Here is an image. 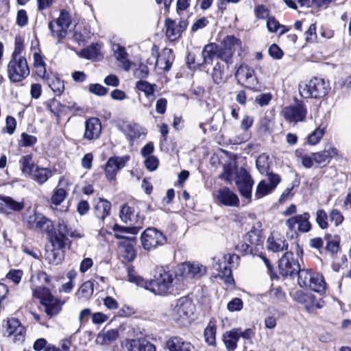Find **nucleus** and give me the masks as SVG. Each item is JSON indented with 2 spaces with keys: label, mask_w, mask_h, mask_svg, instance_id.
Returning a JSON list of instances; mask_svg holds the SVG:
<instances>
[{
  "label": "nucleus",
  "mask_w": 351,
  "mask_h": 351,
  "mask_svg": "<svg viewBox=\"0 0 351 351\" xmlns=\"http://www.w3.org/2000/svg\"><path fill=\"white\" fill-rule=\"evenodd\" d=\"M300 93L305 98H321L325 96L328 90L329 84L324 79L314 77L308 83L300 85Z\"/></svg>",
  "instance_id": "f257e3e1"
},
{
  "label": "nucleus",
  "mask_w": 351,
  "mask_h": 351,
  "mask_svg": "<svg viewBox=\"0 0 351 351\" xmlns=\"http://www.w3.org/2000/svg\"><path fill=\"white\" fill-rule=\"evenodd\" d=\"M29 75V68L25 58H12L8 64V75L12 82H20Z\"/></svg>",
  "instance_id": "f03ea898"
},
{
  "label": "nucleus",
  "mask_w": 351,
  "mask_h": 351,
  "mask_svg": "<svg viewBox=\"0 0 351 351\" xmlns=\"http://www.w3.org/2000/svg\"><path fill=\"white\" fill-rule=\"evenodd\" d=\"M173 275L167 271L160 269L155 280L146 284L145 288L155 294H165L172 291Z\"/></svg>",
  "instance_id": "7ed1b4c3"
},
{
  "label": "nucleus",
  "mask_w": 351,
  "mask_h": 351,
  "mask_svg": "<svg viewBox=\"0 0 351 351\" xmlns=\"http://www.w3.org/2000/svg\"><path fill=\"white\" fill-rule=\"evenodd\" d=\"M242 51L241 40L234 36H227L221 42V47L218 50L217 58L228 63L235 52L240 56Z\"/></svg>",
  "instance_id": "20e7f679"
},
{
  "label": "nucleus",
  "mask_w": 351,
  "mask_h": 351,
  "mask_svg": "<svg viewBox=\"0 0 351 351\" xmlns=\"http://www.w3.org/2000/svg\"><path fill=\"white\" fill-rule=\"evenodd\" d=\"M206 267L198 262H185L176 267V275L185 280L200 278L206 274Z\"/></svg>",
  "instance_id": "39448f33"
},
{
  "label": "nucleus",
  "mask_w": 351,
  "mask_h": 351,
  "mask_svg": "<svg viewBox=\"0 0 351 351\" xmlns=\"http://www.w3.org/2000/svg\"><path fill=\"white\" fill-rule=\"evenodd\" d=\"M166 237L154 228H147L141 236V244L145 250L152 251L166 243Z\"/></svg>",
  "instance_id": "423d86ee"
},
{
  "label": "nucleus",
  "mask_w": 351,
  "mask_h": 351,
  "mask_svg": "<svg viewBox=\"0 0 351 351\" xmlns=\"http://www.w3.org/2000/svg\"><path fill=\"white\" fill-rule=\"evenodd\" d=\"M281 113L287 121L296 123L305 121L307 110L304 102L300 101L295 104L285 106Z\"/></svg>",
  "instance_id": "0eeeda50"
},
{
  "label": "nucleus",
  "mask_w": 351,
  "mask_h": 351,
  "mask_svg": "<svg viewBox=\"0 0 351 351\" xmlns=\"http://www.w3.org/2000/svg\"><path fill=\"white\" fill-rule=\"evenodd\" d=\"M310 214L305 212L290 217L285 221V225L289 230L296 234L297 230L302 233H306L311 230V224L309 221Z\"/></svg>",
  "instance_id": "6e6552de"
},
{
  "label": "nucleus",
  "mask_w": 351,
  "mask_h": 351,
  "mask_svg": "<svg viewBox=\"0 0 351 351\" xmlns=\"http://www.w3.org/2000/svg\"><path fill=\"white\" fill-rule=\"evenodd\" d=\"M193 313V305L188 297H182L176 301L172 309L173 319L178 322L188 319Z\"/></svg>",
  "instance_id": "1a4fd4ad"
},
{
  "label": "nucleus",
  "mask_w": 351,
  "mask_h": 351,
  "mask_svg": "<svg viewBox=\"0 0 351 351\" xmlns=\"http://www.w3.org/2000/svg\"><path fill=\"white\" fill-rule=\"evenodd\" d=\"M25 222L28 228L42 232H50L53 229V222L40 213H35L27 216Z\"/></svg>",
  "instance_id": "9d476101"
},
{
  "label": "nucleus",
  "mask_w": 351,
  "mask_h": 351,
  "mask_svg": "<svg viewBox=\"0 0 351 351\" xmlns=\"http://www.w3.org/2000/svg\"><path fill=\"white\" fill-rule=\"evenodd\" d=\"M278 268L282 276H292L300 270V263L292 252H286L279 260Z\"/></svg>",
  "instance_id": "9b49d317"
},
{
  "label": "nucleus",
  "mask_w": 351,
  "mask_h": 351,
  "mask_svg": "<svg viewBox=\"0 0 351 351\" xmlns=\"http://www.w3.org/2000/svg\"><path fill=\"white\" fill-rule=\"evenodd\" d=\"M235 183L241 195L250 201L254 180L245 169H240L237 174Z\"/></svg>",
  "instance_id": "f8f14e48"
},
{
  "label": "nucleus",
  "mask_w": 351,
  "mask_h": 351,
  "mask_svg": "<svg viewBox=\"0 0 351 351\" xmlns=\"http://www.w3.org/2000/svg\"><path fill=\"white\" fill-rule=\"evenodd\" d=\"M267 176L268 180H261L256 187L255 197L257 199L271 193L281 180L280 176L276 173H270Z\"/></svg>",
  "instance_id": "ddd939ff"
},
{
  "label": "nucleus",
  "mask_w": 351,
  "mask_h": 351,
  "mask_svg": "<svg viewBox=\"0 0 351 351\" xmlns=\"http://www.w3.org/2000/svg\"><path fill=\"white\" fill-rule=\"evenodd\" d=\"M188 23L182 20L176 24L174 20L167 19L165 22L166 36L170 41H174L181 36L182 33L186 29Z\"/></svg>",
  "instance_id": "4468645a"
},
{
  "label": "nucleus",
  "mask_w": 351,
  "mask_h": 351,
  "mask_svg": "<svg viewBox=\"0 0 351 351\" xmlns=\"http://www.w3.org/2000/svg\"><path fill=\"white\" fill-rule=\"evenodd\" d=\"M41 304L45 306L46 313L50 317L57 315L61 311L60 301L51 295L49 289H43Z\"/></svg>",
  "instance_id": "2eb2a0df"
},
{
  "label": "nucleus",
  "mask_w": 351,
  "mask_h": 351,
  "mask_svg": "<svg viewBox=\"0 0 351 351\" xmlns=\"http://www.w3.org/2000/svg\"><path fill=\"white\" fill-rule=\"evenodd\" d=\"M121 346L127 351H156V347L144 339H126Z\"/></svg>",
  "instance_id": "dca6fc26"
},
{
  "label": "nucleus",
  "mask_w": 351,
  "mask_h": 351,
  "mask_svg": "<svg viewBox=\"0 0 351 351\" xmlns=\"http://www.w3.org/2000/svg\"><path fill=\"white\" fill-rule=\"evenodd\" d=\"M130 157L128 156L123 157H111L106 165L105 172L108 180H113L117 172L123 168Z\"/></svg>",
  "instance_id": "f3484780"
},
{
  "label": "nucleus",
  "mask_w": 351,
  "mask_h": 351,
  "mask_svg": "<svg viewBox=\"0 0 351 351\" xmlns=\"http://www.w3.org/2000/svg\"><path fill=\"white\" fill-rule=\"evenodd\" d=\"M101 129V123L98 118H89L84 123V138L88 141L96 140L99 138Z\"/></svg>",
  "instance_id": "a211bd4d"
},
{
  "label": "nucleus",
  "mask_w": 351,
  "mask_h": 351,
  "mask_svg": "<svg viewBox=\"0 0 351 351\" xmlns=\"http://www.w3.org/2000/svg\"><path fill=\"white\" fill-rule=\"evenodd\" d=\"M165 348L169 351H194V346L178 335L171 336L165 343Z\"/></svg>",
  "instance_id": "6ab92c4d"
},
{
  "label": "nucleus",
  "mask_w": 351,
  "mask_h": 351,
  "mask_svg": "<svg viewBox=\"0 0 351 351\" xmlns=\"http://www.w3.org/2000/svg\"><path fill=\"white\" fill-rule=\"evenodd\" d=\"M24 207L23 201L19 202L12 197L0 195V213L9 215L13 212H20Z\"/></svg>",
  "instance_id": "aec40b11"
},
{
  "label": "nucleus",
  "mask_w": 351,
  "mask_h": 351,
  "mask_svg": "<svg viewBox=\"0 0 351 351\" xmlns=\"http://www.w3.org/2000/svg\"><path fill=\"white\" fill-rule=\"evenodd\" d=\"M217 199L220 204L226 206L238 207L239 206L237 195L228 187H223L218 191Z\"/></svg>",
  "instance_id": "412c9836"
},
{
  "label": "nucleus",
  "mask_w": 351,
  "mask_h": 351,
  "mask_svg": "<svg viewBox=\"0 0 351 351\" xmlns=\"http://www.w3.org/2000/svg\"><path fill=\"white\" fill-rule=\"evenodd\" d=\"M111 203L103 198L95 199L93 205L94 215L102 222L104 226V219L110 215Z\"/></svg>",
  "instance_id": "4be33fe9"
},
{
  "label": "nucleus",
  "mask_w": 351,
  "mask_h": 351,
  "mask_svg": "<svg viewBox=\"0 0 351 351\" xmlns=\"http://www.w3.org/2000/svg\"><path fill=\"white\" fill-rule=\"evenodd\" d=\"M134 208L130 207L128 204H124L121 207L119 217L125 223H130L131 226H141L142 227L143 218L139 215H134Z\"/></svg>",
  "instance_id": "5701e85b"
},
{
  "label": "nucleus",
  "mask_w": 351,
  "mask_h": 351,
  "mask_svg": "<svg viewBox=\"0 0 351 351\" xmlns=\"http://www.w3.org/2000/svg\"><path fill=\"white\" fill-rule=\"evenodd\" d=\"M214 267L218 271L217 274L218 278L223 280L228 285H232L234 282L230 263L227 262L226 256H224L221 260L219 259V263H217Z\"/></svg>",
  "instance_id": "b1692460"
},
{
  "label": "nucleus",
  "mask_w": 351,
  "mask_h": 351,
  "mask_svg": "<svg viewBox=\"0 0 351 351\" xmlns=\"http://www.w3.org/2000/svg\"><path fill=\"white\" fill-rule=\"evenodd\" d=\"M338 154V150L334 147H329L319 152L313 153L315 164L318 166H326L330 159Z\"/></svg>",
  "instance_id": "393cba45"
},
{
  "label": "nucleus",
  "mask_w": 351,
  "mask_h": 351,
  "mask_svg": "<svg viewBox=\"0 0 351 351\" xmlns=\"http://www.w3.org/2000/svg\"><path fill=\"white\" fill-rule=\"evenodd\" d=\"M295 298L296 301L304 304L308 311H312L314 308H320L322 307L315 297L311 293L298 291L296 293Z\"/></svg>",
  "instance_id": "a878e982"
},
{
  "label": "nucleus",
  "mask_w": 351,
  "mask_h": 351,
  "mask_svg": "<svg viewBox=\"0 0 351 351\" xmlns=\"http://www.w3.org/2000/svg\"><path fill=\"white\" fill-rule=\"evenodd\" d=\"M122 131L130 141L139 138L145 134V130L136 123H125L122 126Z\"/></svg>",
  "instance_id": "bb28decb"
},
{
  "label": "nucleus",
  "mask_w": 351,
  "mask_h": 351,
  "mask_svg": "<svg viewBox=\"0 0 351 351\" xmlns=\"http://www.w3.org/2000/svg\"><path fill=\"white\" fill-rule=\"evenodd\" d=\"M173 61V55L170 49H164L160 55L158 56L156 65L164 71H169Z\"/></svg>",
  "instance_id": "cd10ccee"
},
{
  "label": "nucleus",
  "mask_w": 351,
  "mask_h": 351,
  "mask_svg": "<svg viewBox=\"0 0 351 351\" xmlns=\"http://www.w3.org/2000/svg\"><path fill=\"white\" fill-rule=\"evenodd\" d=\"M114 56L117 61L121 63V67L125 71L130 69L132 62L128 60V53L124 47L119 45L114 47Z\"/></svg>",
  "instance_id": "c85d7f7f"
},
{
  "label": "nucleus",
  "mask_w": 351,
  "mask_h": 351,
  "mask_svg": "<svg viewBox=\"0 0 351 351\" xmlns=\"http://www.w3.org/2000/svg\"><path fill=\"white\" fill-rule=\"evenodd\" d=\"M142 228L141 226H131L129 227L121 226L119 224L114 225L112 230L115 232L114 237L117 239H129L125 234H136Z\"/></svg>",
  "instance_id": "c756f323"
},
{
  "label": "nucleus",
  "mask_w": 351,
  "mask_h": 351,
  "mask_svg": "<svg viewBox=\"0 0 351 351\" xmlns=\"http://www.w3.org/2000/svg\"><path fill=\"white\" fill-rule=\"evenodd\" d=\"M245 241L250 243H246L245 245L246 246V250L250 247L249 250L251 252L252 250L251 246L258 245L263 241L261 230L256 228L255 227H252V229L246 234Z\"/></svg>",
  "instance_id": "7c9ffc66"
},
{
  "label": "nucleus",
  "mask_w": 351,
  "mask_h": 351,
  "mask_svg": "<svg viewBox=\"0 0 351 351\" xmlns=\"http://www.w3.org/2000/svg\"><path fill=\"white\" fill-rule=\"evenodd\" d=\"M52 176L51 171L48 168L37 166L30 178L39 184L45 183Z\"/></svg>",
  "instance_id": "2f4dec72"
},
{
  "label": "nucleus",
  "mask_w": 351,
  "mask_h": 351,
  "mask_svg": "<svg viewBox=\"0 0 351 351\" xmlns=\"http://www.w3.org/2000/svg\"><path fill=\"white\" fill-rule=\"evenodd\" d=\"M45 233L47 234L49 241L55 249L62 250L65 247L68 240L66 236L58 233L54 228L50 232Z\"/></svg>",
  "instance_id": "473e14b6"
},
{
  "label": "nucleus",
  "mask_w": 351,
  "mask_h": 351,
  "mask_svg": "<svg viewBox=\"0 0 351 351\" xmlns=\"http://www.w3.org/2000/svg\"><path fill=\"white\" fill-rule=\"evenodd\" d=\"M119 331L117 329L108 330L99 332L97 337V342L100 345H109L119 337Z\"/></svg>",
  "instance_id": "72a5a7b5"
},
{
  "label": "nucleus",
  "mask_w": 351,
  "mask_h": 351,
  "mask_svg": "<svg viewBox=\"0 0 351 351\" xmlns=\"http://www.w3.org/2000/svg\"><path fill=\"white\" fill-rule=\"evenodd\" d=\"M326 285L324 276L319 273H315L307 287L320 294H324L326 291Z\"/></svg>",
  "instance_id": "f704fd0d"
},
{
  "label": "nucleus",
  "mask_w": 351,
  "mask_h": 351,
  "mask_svg": "<svg viewBox=\"0 0 351 351\" xmlns=\"http://www.w3.org/2000/svg\"><path fill=\"white\" fill-rule=\"evenodd\" d=\"M6 332L8 335H14L16 337L20 336L23 337L25 330L21 325L19 319L16 318H11L8 320Z\"/></svg>",
  "instance_id": "c9c22d12"
},
{
  "label": "nucleus",
  "mask_w": 351,
  "mask_h": 351,
  "mask_svg": "<svg viewBox=\"0 0 351 351\" xmlns=\"http://www.w3.org/2000/svg\"><path fill=\"white\" fill-rule=\"evenodd\" d=\"M239 339V333L235 328L226 332L223 335V342L229 351H234L237 346V341Z\"/></svg>",
  "instance_id": "e433bc0d"
},
{
  "label": "nucleus",
  "mask_w": 351,
  "mask_h": 351,
  "mask_svg": "<svg viewBox=\"0 0 351 351\" xmlns=\"http://www.w3.org/2000/svg\"><path fill=\"white\" fill-rule=\"evenodd\" d=\"M19 163L23 173L29 176L32 175L37 167L32 161V156L31 154L23 156L19 160Z\"/></svg>",
  "instance_id": "4c0bfd02"
},
{
  "label": "nucleus",
  "mask_w": 351,
  "mask_h": 351,
  "mask_svg": "<svg viewBox=\"0 0 351 351\" xmlns=\"http://www.w3.org/2000/svg\"><path fill=\"white\" fill-rule=\"evenodd\" d=\"M271 164V160L269 158V155L267 154H261L256 160V168L258 170V171L261 174H269V170L270 168V165Z\"/></svg>",
  "instance_id": "58836bf2"
},
{
  "label": "nucleus",
  "mask_w": 351,
  "mask_h": 351,
  "mask_svg": "<svg viewBox=\"0 0 351 351\" xmlns=\"http://www.w3.org/2000/svg\"><path fill=\"white\" fill-rule=\"evenodd\" d=\"M267 244L268 248L274 252L283 251L288 247V243L282 238L274 239V237H269L267 239Z\"/></svg>",
  "instance_id": "ea45409f"
},
{
  "label": "nucleus",
  "mask_w": 351,
  "mask_h": 351,
  "mask_svg": "<svg viewBox=\"0 0 351 351\" xmlns=\"http://www.w3.org/2000/svg\"><path fill=\"white\" fill-rule=\"evenodd\" d=\"M217 45L215 43H210L205 45L202 52V56L205 64H210L218 53Z\"/></svg>",
  "instance_id": "a19ab883"
},
{
  "label": "nucleus",
  "mask_w": 351,
  "mask_h": 351,
  "mask_svg": "<svg viewBox=\"0 0 351 351\" xmlns=\"http://www.w3.org/2000/svg\"><path fill=\"white\" fill-rule=\"evenodd\" d=\"M94 283L88 280L84 282L77 292V296L80 300H87L93 293Z\"/></svg>",
  "instance_id": "79ce46f5"
},
{
  "label": "nucleus",
  "mask_w": 351,
  "mask_h": 351,
  "mask_svg": "<svg viewBox=\"0 0 351 351\" xmlns=\"http://www.w3.org/2000/svg\"><path fill=\"white\" fill-rule=\"evenodd\" d=\"M49 29L52 36L59 40L64 38L67 34V29L56 21H52L49 23Z\"/></svg>",
  "instance_id": "37998d69"
},
{
  "label": "nucleus",
  "mask_w": 351,
  "mask_h": 351,
  "mask_svg": "<svg viewBox=\"0 0 351 351\" xmlns=\"http://www.w3.org/2000/svg\"><path fill=\"white\" fill-rule=\"evenodd\" d=\"M100 46L99 44H92L80 52L81 57L91 60L96 58L99 54Z\"/></svg>",
  "instance_id": "c03bdc74"
},
{
  "label": "nucleus",
  "mask_w": 351,
  "mask_h": 351,
  "mask_svg": "<svg viewBox=\"0 0 351 351\" xmlns=\"http://www.w3.org/2000/svg\"><path fill=\"white\" fill-rule=\"evenodd\" d=\"M45 81L51 88V90L58 95H60L64 91V82L60 78L57 77H53L52 78L47 77Z\"/></svg>",
  "instance_id": "a18cd8bd"
},
{
  "label": "nucleus",
  "mask_w": 351,
  "mask_h": 351,
  "mask_svg": "<svg viewBox=\"0 0 351 351\" xmlns=\"http://www.w3.org/2000/svg\"><path fill=\"white\" fill-rule=\"evenodd\" d=\"M254 71L247 64H242L237 69L235 76L239 77L240 80H247L253 77Z\"/></svg>",
  "instance_id": "49530a36"
},
{
  "label": "nucleus",
  "mask_w": 351,
  "mask_h": 351,
  "mask_svg": "<svg viewBox=\"0 0 351 351\" xmlns=\"http://www.w3.org/2000/svg\"><path fill=\"white\" fill-rule=\"evenodd\" d=\"M314 274L315 273L312 274L309 270L302 269L300 267V270L296 273L298 278L299 285L301 287H307L308 286V283L312 280Z\"/></svg>",
  "instance_id": "de8ad7c7"
},
{
  "label": "nucleus",
  "mask_w": 351,
  "mask_h": 351,
  "mask_svg": "<svg viewBox=\"0 0 351 351\" xmlns=\"http://www.w3.org/2000/svg\"><path fill=\"white\" fill-rule=\"evenodd\" d=\"M216 327L210 322L204 330V337L206 343L210 346H214L216 342Z\"/></svg>",
  "instance_id": "09e8293b"
},
{
  "label": "nucleus",
  "mask_w": 351,
  "mask_h": 351,
  "mask_svg": "<svg viewBox=\"0 0 351 351\" xmlns=\"http://www.w3.org/2000/svg\"><path fill=\"white\" fill-rule=\"evenodd\" d=\"M121 254L124 259L128 262L132 261L136 256L134 247L132 244L121 246Z\"/></svg>",
  "instance_id": "8fccbe9b"
},
{
  "label": "nucleus",
  "mask_w": 351,
  "mask_h": 351,
  "mask_svg": "<svg viewBox=\"0 0 351 351\" xmlns=\"http://www.w3.org/2000/svg\"><path fill=\"white\" fill-rule=\"evenodd\" d=\"M211 76L213 81L217 84H220L226 82L222 66L219 63L215 65L211 73Z\"/></svg>",
  "instance_id": "3c124183"
},
{
  "label": "nucleus",
  "mask_w": 351,
  "mask_h": 351,
  "mask_svg": "<svg viewBox=\"0 0 351 351\" xmlns=\"http://www.w3.org/2000/svg\"><path fill=\"white\" fill-rule=\"evenodd\" d=\"M269 301L272 303H278L285 300V293L279 287L273 288L268 292Z\"/></svg>",
  "instance_id": "603ef678"
},
{
  "label": "nucleus",
  "mask_w": 351,
  "mask_h": 351,
  "mask_svg": "<svg viewBox=\"0 0 351 351\" xmlns=\"http://www.w3.org/2000/svg\"><path fill=\"white\" fill-rule=\"evenodd\" d=\"M325 133V128L317 127L308 137V143L311 145H317Z\"/></svg>",
  "instance_id": "864d4df0"
},
{
  "label": "nucleus",
  "mask_w": 351,
  "mask_h": 351,
  "mask_svg": "<svg viewBox=\"0 0 351 351\" xmlns=\"http://www.w3.org/2000/svg\"><path fill=\"white\" fill-rule=\"evenodd\" d=\"M67 193L63 188H56L51 197V203L56 206L60 205L66 198Z\"/></svg>",
  "instance_id": "5fc2aeb1"
},
{
  "label": "nucleus",
  "mask_w": 351,
  "mask_h": 351,
  "mask_svg": "<svg viewBox=\"0 0 351 351\" xmlns=\"http://www.w3.org/2000/svg\"><path fill=\"white\" fill-rule=\"evenodd\" d=\"M316 223L321 229L328 228V215L324 209H318L316 212Z\"/></svg>",
  "instance_id": "6e6d98bb"
},
{
  "label": "nucleus",
  "mask_w": 351,
  "mask_h": 351,
  "mask_svg": "<svg viewBox=\"0 0 351 351\" xmlns=\"http://www.w3.org/2000/svg\"><path fill=\"white\" fill-rule=\"evenodd\" d=\"M155 84H151L147 81L140 80L136 84V88L145 93L146 96L152 95L154 93Z\"/></svg>",
  "instance_id": "4d7b16f0"
},
{
  "label": "nucleus",
  "mask_w": 351,
  "mask_h": 351,
  "mask_svg": "<svg viewBox=\"0 0 351 351\" xmlns=\"http://www.w3.org/2000/svg\"><path fill=\"white\" fill-rule=\"evenodd\" d=\"M56 21L68 29L71 24V16L67 11L63 10L60 12V16Z\"/></svg>",
  "instance_id": "13d9d810"
},
{
  "label": "nucleus",
  "mask_w": 351,
  "mask_h": 351,
  "mask_svg": "<svg viewBox=\"0 0 351 351\" xmlns=\"http://www.w3.org/2000/svg\"><path fill=\"white\" fill-rule=\"evenodd\" d=\"M24 49L23 39L17 36L14 39V49L12 55V58H23L20 56Z\"/></svg>",
  "instance_id": "bf43d9fd"
},
{
  "label": "nucleus",
  "mask_w": 351,
  "mask_h": 351,
  "mask_svg": "<svg viewBox=\"0 0 351 351\" xmlns=\"http://www.w3.org/2000/svg\"><path fill=\"white\" fill-rule=\"evenodd\" d=\"M23 275V272L21 269H11L6 274V278L15 285H19L22 279Z\"/></svg>",
  "instance_id": "052dcab7"
},
{
  "label": "nucleus",
  "mask_w": 351,
  "mask_h": 351,
  "mask_svg": "<svg viewBox=\"0 0 351 351\" xmlns=\"http://www.w3.org/2000/svg\"><path fill=\"white\" fill-rule=\"evenodd\" d=\"M329 218L331 222H333L335 226L340 225L343 221V216L337 209H332L329 213Z\"/></svg>",
  "instance_id": "680f3d73"
},
{
  "label": "nucleus",
  "mask_w": 351,
  "mask_h": 351,
  "mask_svg": "<svg viewBox=\"0 0 351 351\" xmlns=\"http://www.w3.org/2000/svg\"><path fill=\"white\" fill-rule=\"evenodd\" d=\"M91 93L99 96H104L108 93V88L99 84H91L88 88Z\"/></svg>",
  "instance_id": "e2e57ef3"
},
{
  "label": "nucleus",
  "mask_w": 351,
  "mask_h": 351,
  "mask_svg": "<svg viewBox=\"0 0 351 351\" xmlns=\"http://www.w3.org/2000/svg\"><path fill=\"white\" fill-rule=\"evenodd\" d=\"M149 75V69L147 65L140 64L138 67L134 71V75L136 78H146Z\"/></svg>",
  "instance_id": "0e129e2a"
},
{
  "label": "nucleus",
  "mask_w": 351,
  "mask_h": 351,
  "mask_svg": "<svg viewBox=\"0 0 351 351\" xmlns=\"http://www.w3.org/2000/svg\"><path fill=\"white\" fill-rule=\"evenodd\" d=\"M227 308L230 311H240L243 308V302L239 298H235L228 302Z\"/></svg>",
  "instance_id": "69168bd1"
},
{
  "label": "nucleus",
  "mask_w": 351,
  "mask_h": 351,
  "mask_svg": "<svg viewBox=\"0 0 351 351\" xmlns=\"http://www.w3.org/2000/svg\"><path fill=\"white\" fill-rule=\"evenodd\" d=\"M28 16L25 10H20L17 12L16 24L20 27H24L27 24Z\"/></svg>",
  "instance_id": "338daca9"
},
{
  "label": "nucleus",
  "mask_w": 351,
  "mask_h": 351,
  "mask_svg": "<svg viewBox=\"0 0 351 351\" xmlns=\"http://www.w3.org/2000/svg\"><path fill=\"white\" fill-rule=\"evenodd\" d=\"M269 54L275 59H281L283 56V51L276 44L271 45L269 48Z\"/></svg>",
  "instance_id": "774afa93"
}]
</instances>
